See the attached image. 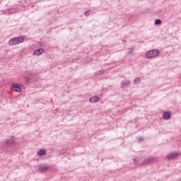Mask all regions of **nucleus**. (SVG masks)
Listing matches in <instances>:
<instances>
[{
	"label": "nucleus",
	"instance_id": "5",
	"mask_svg": "<svg viewBox=\"0 0 181 181\" xmlns=\"http://www.w3.org/2000/svg\"><path fill=\"white\" fill-rule=\"evenodd\" d=\"M177 156H179V153L174 152L168 154L166 158L168 159V160H172V159H175V158H177Z\"/></svg>",
	"mask_w": 181,
	"mask_h": 181
},
{
	"label": "nucleus",
	"instance_id": "4",
	"mask_svg": "<svg viewBox=\"0 0 181 181\" xmlns=\"http://www.w3.org/2000/svg\"><path fill=\"white\" fill-rule=\"evenodd\" d=\"M21 86L19 83L13 84L11 87V91H15L16 93H21L22 91Z\"/></svg>",
	"mask_w": 181,
	"mask_h": 181
},
{
	"label": "nucleus",
	"instance_id": "11",
	"mask_svg": "<svg viewBox=\"0 0 181 181\" xmlns=\"http://www.w3.org/2000/svg\"><path fill=\"white\" fill-rule=\"evenodd\" d=\"M46 153V151L45 149H40L37 153V155L38 156H43Z\"/></svg>",
	"mask_w": 181,
	"mask_h": 181
},
{
	"label": "nucleus",
	"instance_id": "10",
	"mask_svg": "<svg viewBox=\"0 0 181 181\" xmlns=\"http://www.w3.org/2000/svg\"><path fill=\"white\" fill-rule=\"evenodd\" d=\"M171 114L170 112H165L163 114V119H169V118H170L171 117Z\"/></svg>",
	"mask_w": 181,
	"mask_h": 181
},
{
	"label": "nucleus",
	"instance_id": "12",
	"mask_svg": "<svg viewBox=\"0 0 181 181\" xmlns=\"http://www.w3.org/2000/svg\"><path fill=\"white\" fill-rule=\"evenodd\" d=\"M141 83V78H136L134 80V84H139Z\"/></svg>",
	"mask_w": 181,
	"mask_h": 181
},
{
	"label": "nucleus",
	"instance_id": "6",
	"mask_svg": "<svg viewBox=\"0 0 181 181\" xmlns=\"http://www.w3.org/2000/svg\"><path fill=\"white\" fill-rule=\"evenodd\" d=\"M45 53V49L43 48L37 49L34 51V54L35 56H40V54H43Z\"/></svg>",
	"mask_w": 181,
	"mask_h": 181
},
{
	"label": "nucleus",
	"instance_id": "15",
	"mask_svg": "<svg viewBox=\"0 0 181 181\" xmlns=\"http://www.w3.org/2000/svg\"><path fill=\"white\" fill-rule=\"evenodd\" d=\"M104 73H105L104 70H100V71L96 72V75L100 76V74H104Z\"/></svg>",
	"mask_w": 181,
	"mask_h": 181
},
{
	"label": "nucleus",
	"instance_id": "17",
	"mask_svg": "<svg viewBox=\"0 0 181 181\" xmlns=\"http://www.w3.org/2000/svg\"><path fill=\"white\" fill-rule=\"evenodd\" d=\"M137 139L139 142H142V141H144V139L142 137H139Z\"/></svg>",
	"mask_w": 181,
	"mask_h": 181
},
{
	"label": "nucleus",
	"instance_id": "16",
	"mask_svg": "<svg viewBox=\"0 0 181 181\" xmlns=\"http://www.w3.org/2000/svg\"><path fill=\"white\" fill-rule=\"evenodd\" d=\"M133 160H134L133 163L134 165H136V163H139V160L136 158H134Z\"/></svg>",
	"mask_w": 181,
	"mask_h": 181
},
{
	"label": "nucleus",
	"instance_id": "7",
	"mask_svg": "<svg viewBox=\"0 0 181 181\" xmlns=\"http://www.w3.org/2000/svg\"><path fill=\"white\" fill-rule=\"evenodd\" d=\"M89 101L90 103H92L93 104H94L100 101V98H98V96H93L90 98Z\"/></svg>",
	"mask_w": 181,
	"mask_h": 181
},
{
	"label": "nucleus",
	"instance_id": "14",
	"mask_svg": "<svg viewBox=\"0 0 181 181\" xmlns=\"http://www.w3.org/2000/svg\"><path fill=\"white\" fill-rule=\"evenodd\" d=\"M84 15H85L86 16H90V15H91V11H86V12L84 13Z\"/></svg>",
	"mask_w": 181,
	"mask_h": 181
},
{
	"label": "nucleus",
	"instance_id": "8",
	"mask_svg": "<svg viewBox=\"0 0 181 181\" xmlns=\"http://www.w3.org/2000/svg\"><path fill=\"white\" fill-rule=\"evenodd\" d=\"M121 84H122V88H124V87H127L128 86H129V84H131V82L129 80H125V81H122L121 82Z\"/></svg>",
	"mask_w": 181,
	"mask_h": 181
},
{
	"label": "nucleus",
	"instance_id": "1",
	"mask_svg": "<svg viewBox=\"0 0 181 181\" xmlns=\"http://www.w3.org/2000/svg\"><path fill=\"white\" fill-rule=\"evenodd\" d=\"M24 40H25V37H18L11 38L8 41V45H10V46H16L18 45H21V43H23Z\"/></svg>",
	"mask_w": 181,
	"mask_h": 181
},
{
	"label": "nucleus",
	"instance_id": "2",
	"mask_svg": "<svg viewBox=\"0 0 181 181\" xmlns=\"http://www.w3.org/2000/svg\"><path fill=\"white\" fill-rule=\"evenodd\" d=\"M158 56H159V50L158 49L149 50L146 54L147 59H155V57H158Z\"/></svg>",
	"mask_w": 181,
	"mask_h": 181
},
{
	"label": "nucleus",
	"instance_id": "13",
	"mask_svg": "<svg viewBox=\"0 0 181 181\" xmlns=\"http://www.w3.org/2000/svg\"><path fill=\"white\" fill-rule=\"evenodd\" d=\"M160 23H162V21H160V19H156L154 24L155 25H160Z\"/></svg>",
	"mask_w": 181,
	"mask_h": 181
},
{
	"label": "nucleus",
	"instance_id": "9",
	"mask_svg": "<svg viewBox=\"0 0 181 181\" xmlns=\"http://www.w3.org/2000/svg\"><path fill=\"white\" fill-rule=\"evenodd\" d=\"M49 169V166L47 165H41L38 166V170H41V172H45V170H47Z\"/></svg>",
	"mask_w": 181,
	"mask_h": 181
},
{
	"label": "nucleus",
	"instance_id": "3",
	"mask_svg": "<svg viewBox=\"0 0 181 181\" xmlns=\"http://www.w3.org/2000/svg\"><path fill=\"white\" fill-rule=\"evenodd\" d=\"M16 144V141L15 140V137L12 136L10 137L9 139H6L4 140V144L7 145L8 146H13Z\"/></svg>",
	"mask_w": 181,
	"mask_h": 181
}]
</instances>
